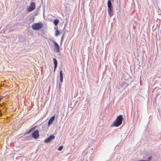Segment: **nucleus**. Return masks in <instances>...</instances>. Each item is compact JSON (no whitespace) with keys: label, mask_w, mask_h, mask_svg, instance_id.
I'll return each instance as SVG.
<instances>
[{"label":"nucleus","mask_w":161,"mask_h":161,"mask_svg":"<svg viewBox=\"0 0 161 161\" xmlns=\"http://www.w3.org/2000/svg\"><path fill=\"white\" fill-rule=\"evenodd\" d=\"M123 119V118L122 115H119L114 122L112 125L115 127L119 126L122 124Z\"/></svg>","instance_id":"obj_1"},{"label":"nucleus","mask_w":161,"mask_h":161,"mask_svg":"<svg viewBox=\"0 0 161 161\" xmlns=\"http://www.w3.org/2000/svg\"><path fill=\"white\" fill-rule=\"evenodd\" d=\"M43 26V24L41 22L35 23L32 25V28L34 30H39L41 29Z\"/></svg>","instance_id":"obj_2"},{"label":"nucleus","mask_w":161,"mask_h":161,"mask_svg":"<svg viewBox=\"0 0 161 161\" xmlns=\"http://www.w3.org/2000/svg\"><path fill=\"white\" fill-rule=\"evenodd\" d=\"M108 10V13L110 17H112L114 14V12L113 11V7L112 4H107Z\"/></svg>","instance_id":"obj_3"},{"label":"nucleus","mask_w":161,"mask_h":161,"mask_svg":"<svg viewBox=\"0 0 161 161\" xmlns=\"http://www.w3.org/2000/svg\"><path fill=\"white\" fill-rule=\"evenodd\" d=\"M36 8L35 4L34 2H31L29 8L27 9V11L28 12H31L34 10Z\"/></svg>","instance_id":"obj_4"},{"label":"nucleus","mask_w":161,"mask_h":161,"mask_svg":"<svg viewBox=\"0 0 161 161\" xmlns=\"http://www.w3.org/2000/svg\"><path fill=\"white\" fill-rule=\"evenodd\" d=\"M52 42L54 43L55 48L54 49V52L56 53H58L59 52L60 47L58 43L54 40H52Z\"/></svg>","instance_id":"obj_5"},{"label":"nucleus","mask_w":161,"mask_h":161,"mask_svg":"<svg viewBox=\"0 0 161 161\" xmlns=\"http://www.w3.org/2000/svg\"><path fill=\"white\" fill-rule=\"evenodd\" d=\"M39 136V131L38 130H36L32 134V137L35 139H37Z\"/></svg>","instance_id":"obj_6"},{"label":"nucleus","mask_w":161,"mask_h":161,"mask_svg":"<svg viewBox=\"0 0 161 161\" xmlns=\"http://www.w3.org/2000/svg\"><path fill=\"white\" fill-rule=\"evenodd\" d=\"M55 138V136L53 135L50 136L47 139H46L44 140V142L45 143H48L50 142L52 140L54 139Z\"/></svg>","instance_id":"obj_7"},{"label":"nucleus","mask_w":161,"mask_h":161,"mask_svg":"<svg viewBox=\"0 0 161 161\" xmlns=\"http://www.w3.org/2000/svg\"><path fill=\"white\" fill-rule=\"evenodd\" d=\"M55 118V116H54L52 117L49 119L48 122V125H50L53 123V121Z\"/></svg>","instance_id":"obj_8"},{"label":"nucleus","mask_w":161,"mask_h":161,"mask_svg":"<svg viewBox=\"0 0 161 161\" xmlns=\"http://www.w3.org/2000/svg\"><path fill=\"white\" fill-rule=\"evenodd\" d=\"M36 128V127H33L31 128L30 130H29L28 131H27L26 133H25L24 135H26L27 134H30L31 132L34 131Z\"/></svg>","instance_id":"obj_9"},{"label":"nucleus","mask_w":161,"mask_h":161,"mask_svg":"<svg viewBox=\"0 0 161 161\" xmlns=\"http://www.w3.org/2000/svg\"><path fill=\"white\" fill-rule=\"evenodd\" d=\"M53 62L54 64V71L56 69L57 66V61L56 59L55 58H53Z\"/></svg>","instance_id":"obj_10"},{"label":"nucleus","mask_w":161,"mask_h":161,"mask_svg":"<svg viewBox=\"0 0 161 161\" xmlns=\"http://www.w3.org/2000/svg\"><path fill=\"white\" fill-rule=\"evenodd\" d=\"M63 71L62 70H61L59 72L60 75V81L61 82H62L63 81V74L62 73Z\"/></svg>","instance_id":"obj_11"},{"label":"nucleus","mask_w":161,"mask_h":161,"mask_svg":"<svg viewBox=\"0 0 161 161\" xmlns=\"http://www.w3.org/2000/svg\"><path fill=\"white\" fill-rule=\"evenodd\" d=\"M66 32V31L64 30V32L63 33V34H62V35L61 37V43H62V42L63 41V39L65 36V33Z\"/></svg>","instance_id":"obj_12"},{"label":"nucleus","mask_w":161,"mask_h":161,"mask_svg":"<svg viewBox=\"0 0 161 161\" xmlns=\"http://www.w3.org/2000/svg\"><path fill=\"white\" fill-rule=\"evenodd\" d=\"M59 22V21L58 19H56L54 20L53 22L54 24L56 26L57 25Z\"/></svg>","instance_id":"obj_13"},{"label":"nucleus","mask_w":161,"mask_h":161,"mask_svg":"<svg viewBox=\"0 0 161 161\" xmlns=\"http://www.w3.org/2000/svg\"><path fill=\"white\" fill-rule=\"evenodd\" d=\"M60 32L58 30H57V31H55V36H57L59 34Z\"/></svg>","instance_id":"obj_14"},{"label":"nucleus","mask_w":161,"mask_h":161,"mask_svg":"<svg viewBox=\"0 0 161 161\" xmlns=\"http://www.w3.org/2000/svg\"><path fill=\"white\" fill-rule=\"evenodd\" d=\"M32 138V136H27L25 137V139H26L27 140H31Z\"/></svg>","instance_id":"obj_15"},{"label":"nucleus","mask_w":161,"mask_h":161,"mask_svg":"<svg viewBox=\"0 0 161 161\" xmlns=\"http://www.w3.org/2000/svg\"><path fill=\"white\" fill-rule=\"evenodd\" d=\"M63 147V146H60L58 148V150L59 151H61Z\"/></svg>","instance_id":"obj_16"},{"label":"nucleus","mask_w":161,"mask_h":161,"mask_svg":"<svg viewBox=\"0 0 161 161\" xmlns=\"http://www.w3.org/2000/svg\"><path fill=\"white\" fill-rule=\"evenodd\" d=\"M152 156H150L148 158H147V160H148L150 161L151 160H152Z\"/></svg>","instance_id":"obj_17"},{"label":"nucleus","mask_w":161,"mask_h":161,"mask_svg":"<svg viewBox=\"0 0 161 161\" xmlns=\"http://www.w3.org/2000/svg\"><path fill=\"white\" fill-rule=\"evenodd\" d=\"M111 1H114V0H108L107 3V4H112Z\"/></svg>","instance_id":"obj_18"},{"label":"nucleus","mask_w":161,"mask_h":161,"mask_svg":"<svg viewBox=\"0 0 161 161\" xmlns=\"http://www.w3.org/2000/svg\"><path fill=\"white\" fill-rule=\"evenodd\" d=\"M124 84L125 85V87L127 86V85H128V84H127L126 83H125Z\"/></svg>","instance_id":"obj_19"},{"label":"nucleus","mask_w":161,"mask_h":161,"mask_svg":"<svg viewBox=\"0 0 161 161\" xmlns=\"http://www.w3.org/2000/svg\"><path fill=\"white\" fill-rule=\"evenodd\" d=\"M54 29L56 30V31H57V30H58V29H57V28L56 27H54Z\"/></svg>","instance_id":"obj_20"},{"label":"nucleus","mask_w":161,"mask_h":161,"mask_svg":"<svg viewBox=\"0 0 161 161\" xmlns=\"http://www.w3.org/2000/svg\"><path fill=\"white\" fill-rule=\"evenodd\" d=\"M59 88H60V87H61V84H60V83H59Z\"/></svg>","instance_id":"obj_21"},{"label":"nucleus","mask_w":161,"mask_h":161,"mask_svg":"<svg viewBox=\"0 0 161 161\" xmlns=\"http://www.w3.org/2000/svg\"><path fill=\"white\" fill-rule=\"evenodd\" d=\"M137 161H145V160H139Z\"/></svg>","instance_id":"obj_22"},{"label":"nucleus","mask_w":161,"mask_h":161,"mask_svg":"<svg viewBox=\"0 0 161 161\" xmlns=\"http://www.w3.org/2000/svg\"><path fill=\"white\" fill-rule=\"evenodd\" d=\"M2 99V98L0 97V101H1V100Z\"/></svg>","instance_id":"obj_23"}]
</instances>
